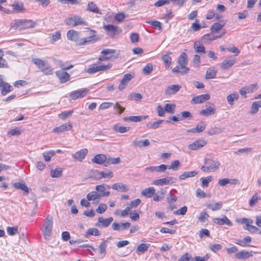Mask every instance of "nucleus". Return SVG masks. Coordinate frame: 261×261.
I'll return each mask as SVG.
<instances>
[{
    "instance_id": "nucleus-49",
    "label": "nucleus",
    "mask_w": 261,
    "mask_h": 261,
    "mask_svg": "<svg viewBox=\"0 0 261 261\" xmlns=\"http://www.w3.org/2000/svg\"><path fill=\"white\" fill-rule=\"evenodd\" d=\"M120 162V159L119 157L114 158H107L106 160V164L105 165V166H107L110 164H117Z\"/></svg>"
},
{
    "instance_id": "nucleus-34",
    "label": "nucleus",
    "mask_w": 261,
    "mask_h": 261,
    "mask_svg": "<svg viewBox=\"0 0 261 261\" xmlns=\"http://www.w3.org/2000/svg\"><path fill=\"white\" fill-rule=\"evenodd\" d=\"M112 188L121 192H125L128 191V188L121 183H115L112 186Z\"/></svg>"
},
{
    "instance_id": "nucleus-13",
    "label": "nucleus",
    "mask_w": 261,
    "mask_h": 261,
    "mask_svg": "<svg viewBox=\"0 0 261 261\" xmlns=\"http://www.w3.org/2000/svg\"><path fill=\"white\" fill-rule=\"evenodd\" d=\"M88 150L87 148L82 149L78 151H76L74 154L72 155L73 159L74 160L81 162L85 158V156L88 154Z\"/></svg>"
},
{
    "instance_id": "nucleus-16",
    "label": "nucleus",
    "mask_w": 261,
    "mask_h": 261,
    "mask_svg": "<svg viewBox=\"0 0 261 261\" xmlns=\"http://www.w3.org/2000/svg\"><path fill=\"white\" fill-rule=\"evenodd\" d=\"M210 98V95L208 94H201L200 95L194 96L191 100V103L194 104H198L202 103Z\"/></svg>"
},
{
    "instance_id": "nucleus-40",
    "label": "nucleus",
    "mask_w": 261,
    "mask_h": 261,
    "mask_svg": "<svg viewBox=\"0 0 261 261\" xmlns=\"http://www.w3.org/2000/svg\"><path fill=\"white\" fill-rule=\"evenodd\" d=\"M236 257L239 259L249 258L251 254L249 252L243 250L236 254Z\"/></svg>"
},
{
    "instance_id": "nucleus-24",
    "label": "nucleus",
    "mask_w": 261,
    "mask_h": 261,
    "mask_svg": "<svg viewBox=\"0 0 261 261\" xmlns=\"http://www.w3.org/2000/svg\"><path fill=\"white\" fill-rule=\"evenodd\" d=\"M72 126L70 123H64L62 125L55 127L53 129L54 133H60L65 131L69 130L71 129Z\"/></svg>"
},
{
    "instance_id": "nucleus-63",
    "label": "nucleus",
    "mask_w": 261,
    "mask_h": 261,
    "mask_svg": "<svg viewBox=\"0 0 261 261\" xmlns=\"http://www.w3.org/2000/svg\"><path fill=\"white\" fill-rule=\"evenodd\" d=\"M206 127V123L204 121H201L199 123H198L196 127H195L196 130H197V133H201L205 129Z\"/></svg>"
},
{
    "instance_id": "nucleus-59",
    "label": "nucleus",
    "mask_w": 261,
    "mask_h": 261,
    "mask_svg": "<svg viewBox=\"0 0 261 261\" xmlns=\"http://www.w3.org/2000/svg\"><path fill=\"white\" fill-rule=\"evenodd\" d=\"M213 180V178L211 176H207L206 177H202L200 178V180L202 182V186L203 187H207L208 184Z\"/></svg>"
},
{
    "instance_id": "nucleus-53",
    "label": "nucleus",
    "mask_w": 261,
    "mask_h": 261,
    "mask_svg": "<svg viewBox=\"0 0 261 261\" xmlns=\"http://www.w3.org/2000/svg\"><path fill=\"white\" fill-rule=\"evenodd\" d=\"M55 154V152L53 150L49 151H46L43 153V156L44 160L46 162H49L50 161L51 157Z\"/></svg>"
},
{
    "instance_id": "nucleus-50",
    "label": "nucleus",
    "mask_w": 261,
    "mask_h": 261,
    "mask_svg": "<svg viewBox=\"0 0 261 261\" xmlns=\"http://www.w3.org/2000/svg\"><path fill=\"white\" fill-rule=\"evenodd\" d=\"M146 22L147 23H148L152 25L154 28L158 29L159 31H162L163 30L162 23L159 21L149 20L146 21Z\"/></svg>"
},
{
    "instance_id": "nucleus-20",
    "label": "nucleus",
    "mask_w": 261,
    "mask_h": 261,
    "mask_svg": "<svg viewBox=\"0 0 261 261\" xmlns=\"http://www.w3.org/2000/svg\"><path fill=\"white\" fill-rule=\"evenodd\" d=\"M226 20H221L214 23L211 27V33H215L220 30L226 23Z\"/></svg>"
},
{
    "instance_id": "nucleus-11",
    "label": "nucleus",
    "mask_w": 261,
    "mask_h": 261,
    "mask_svg": "<svg viewBox=\"0 0 261 261\" xmlns=\"http://www.w3.org/2000/svg\"><path fill=\"white\" fill-rule=\"evenodd\" d=\"M206 144V141L202 139L196 140L188 145V149L191 150H196L204 147Z\"/></svg>"
},
{
    "instance_id": "nucleus-5",
    "label": "nucleus",
    "mask_w": 261,
    "mask_h": 261,
    "mask_svg": "<svg viewBox=\"0 0 261 261\" xmlns=\"http://www.w3.org/2000/svg\"><path fill=\"white\" fill-rule=\"evenodd\" d=\"M65 23L66 25L71 27H75L78 25H87L88 23L84 18L81 16L74 15L67 18L65 20Z\"/></svg>"
},
{
    "instance_id": "nucleus-56",
    "label": "nucleus",
    "mask_w": 261,
    "mask_h": 261,
    "mask_svg": "<svg viewBox=\"0 0 261 261\" xmlns=\"http://www.w3.org/2000/svg\"><path fill=\"white\" fill-rule=\"evenodd\" d=\"M172 71L174 73H180L181 74H185L188 72V71H189V68H185V69H181L180 66H176L173 68Z\"/></svg>"
},
{
    "instance_id": "nucleus-23",
    "label": "nucleus",
    "mask_w": 261,
    "mask_h": 261,
    "mask_svg": "<svg viewBox=\"0 0 261 261\" xmlns=\"http://www.w3.org/2000/svg\"><path fill=\"white\" fill-rule=\"evenodd\" d=\"M188 62V59L187 55L185 53H182L178 59V63L179 65L181 67V69H185V68H187L186 65H187Z\"/></svg>"
},
{
    "instance_id": "nucleus-30",
    "label": "nucleus",
    "mask_w": 261,
    "mask_h": 261,
    "mask_svg": "<svg viewBox=\"0 0 261 261\" xmlns=\"http://www.w3.org/2000/svg\"><path fill=\"white\" fill-rule=\"evenodd\" d=\"M211 33V34H207L203 35L202 37V39L206 42L213 41L218 38H220L224 35L225 32H223V33L219 36L215 35Z\"/></svg>"
},
{
    "instance_id": "nucleus-18",
    "label": "nucleus",
    "mask_w": 261,
    "mask_h": 261,
    "mask_svg": "<svg viewBox=\"0 0 261 261\" xmlns=\"http://www.w3.org/2000/svg\"><path fill=\"white\" fill-rule=\"evenodd\" d=\"M181 88V86L180 85H172L167 87L165 89V93L167 95H173L179 91Z\"/></svg>"
},
{
    "instance_id": "nucleus-17",
    "label": "nucleus",
    "mask_w": 261,
    "mask_h": 261,
    "mask_svg": "<svg viewBox=\"0 0 261 261\" xmlns=\"http://www.w3.org/2000/svg\"><path fill=\"white\" fill-rule=\"evenodd\" d=\"M236 62L234 58H226L221 63L220 67L223 70H227L232 66Z\"/></svg>"
},
{
    "instance_id": "nucleus-35",
    "label": "nucleus",
    "mask_w": 261,
    "mask_h": 261,
    "mask_svg": "<svg viewBox=\"0 0 261 261\" xmlns=\"http://www.w3.org/2000/svg\"><path fill=\"white\" fill-rule=\"evenodd\" d=\"M13 186L16 189H19L23 191L25 194H28L29 193V188L23 182H15L13 184Z\"/></svg>"
},
{
    "instance_id": "nucleus-54",
    "label": "nucleus",
    "mask_w": 261,
    "mask_h": 261,
    "mask_svg": "<svg viewBox=\"0 0 261 261\" xmlns=\"http://www.w3.org/2000/svg\"><path fill=\"white\" fill-rule=\"evenodd\" d=\"M180 165V163L178 160H175L171 163L170 165L168 166L167 168L169 169H172L173 171H177Z\"/></svg>"
},
{
    "instance_id": "nucleus-41",
    "label": "nucleus",
    "mask_w": 261,
    "mask_h": 261,
    "mask_svg": "<svg viewBox=\"0 0 261 261\" xmlns=\"http://www.w3.org/2000/svg\"><path fill=\"white\" fill-rule=\"evenodd\" d=\"M176 192V190H172L168 193L167 197V201L169 204H171L176 202L177 200V197L172 193V191Z\"/></svg>"
},
{
    "instance_id": "nucleus-21",
    "label": "nucleus",
    "mask_w": 261,
    "mask_h": 261,
    "mask_svg": "<svg viewBox=\"0 0 261 261\" xmlns=\"http://www.w3.org/2000/svg\"><path fill=\"white\" fill-rule=\"evenodd\" d=\"M130 226L129 222L118 223L114 222L112 224V228L114 230L121 231L128 228Z\"/></svg>"
},
{
    "instance_id": "nucleus-33",
    "label": "nucleus",
    "mask_w": 261,
    "mask_h": 261,
    "mask_svg": "<svg viewBox=\"0 0 261 261\" xmlns=\"http://www.w3.org/2000/svg\"><path fill=\"white\" fill-rule=\"evenodd\" d=\"M217 72V70L215 69L214 67L208 68L206 71L205 79L209 80L215 78Z\"/></svg>"
},
{
    "instance_id": "nucleus-55",
    "label": "nucleus",
    "mask_w": 261,
    "mask_h": 261,
    "mask_svg": "<svg viewBox=\"0 0 261 261\" xmlns=\"http://www.w3.org/2000/svg\"><path fill=\"white\" fill-rule=\"evenodd\" d=\"M7 231L9 235L14 236L18 233V228L17 226L10 227L7 228Z\"/></svg>"
},
{
    "instance_id": "nucleus-43",
    "label": "nucleus",
    "mask_w": 261,
    "mask_h": 261,
    "mask_svg": "<svg viewBox=\"0 0 261 261\" xmlns=\"http://www.w3.org/2000/svg\"><path fill=\"white\" fill-rule=\"evenodd\" d=\"M133 144L137 147H146L150 144V142L148 139H145L143 140L140 141H134L133 142Z\"/></svg>"
},
{
    "instance_id": "nucleus-3",
    "label": "nucleus",
    "mask_w": 261,
    "mask_h": 261,
    "mask_svg": "<svg viewBox=\"0 0 261 261\" xmlns=\"http://www.w3.org/2000/svg\"><path fill=\"white\" fill-rule=\"evenodd\" d=\"M32 61L44 74H53L54 69L47 61L36 58H32Z\"/></svg>"
},
{
    "instance_id": "nucleus-19",
    "label": "nucleus",
    "mask_w": 261,
    "mask_h": 261,
    "mask_svg": "<svg viewBox=\"0 0 261 261\" xmlns=\"http://www.w3.org/2000/svg\"><path fill=\"white\" fill-rule=\"evenodd\" d=\"M56 75L62 83H66L70 79V75L65 71H57L56 72Z\"/></svg>"
},
{
    "instance_id": "nucleus-51",
    "label": "nucleus",
    "mask_w": 261,
    "mask_h": 261,
    "mask_svg": "<svg viewBox=\"0 0 261 261\" xmlns=\"http://www.w3.org/2000/svg\"><path fill=\"white\" fill-rule=\"evenodd\" d=\"M50 36L51 38L50 42L51 43H53L61 38V34L60 31H57L54 33L51 34Z\"/></svg>"
},
{
    "instance_id": "nucleus-36",
    "label": "nucleus",
    "mask_w": 261,
    "mask_h": 261,
    "mask_svg": "<svg viewBox=\"0 0 261 261\" xmlns=\"http://www.w3.org/2000/svg\"><path fill=\"white\" fill-rule=\"evenodd\" d=\"M87 199L89 201L99 200L101 198L100 193H97L96 191H92L88 193L86 196Z\"/></svg>"
},
{
    "instance_id": "nucleus-10",
    "label": "nucleus",
    "mask_w": 261,
    "mask_h": 261,
    "mask_svg": "<svg viewBox=\"0 0 261 261\" xmlns=\"http://www.w3.org/2000/svg\"><path fill=\"white\" fill-rule=\"evenodd\" d=\"M89 90L87 89H81L71 92L69 96L73 99L75 100L77 98H81L85 96L88 93Z\"/></svg>"
},
{
    "instance_id": "nucleus-44",
    "label": "nucleus",
    "mask_w": 261,
    "mask_h": 261,
    "mask_svg": "<svg viewBox=\"0 0 261 261\" xmlns=\"http://www.w3.org/2000/svg\"><path fill=\"white\" fill-rule=\"evenodd\" d=\"M62 168H57L55 169H51L50 170V176L53 178L59 177L62 175Z\"/></svg>"
},
{
    "instance_id": "nucleus-27",
    "label": "nucleus",
    "mask_w": 261,
    "mask_h": 261,
    "mask_svg": "<svg viewBox=\"0 0 261 261\" xmlns=\"http://www.w3.org/2000/svg\"><path fill=\"white\" fill-rule=\"evenodd\" d=\"M148 117V115H141V116H132L129 117H125L123 118V120L127 121L132 122H140L142 120H145Z\"/></svg>"
},
{
    "instance_id": "nucleus-47",
    "label": "nucleus",
    "mask_w": 261,
    "mask_h": 261,
    "mask_svg": "<svg viewBox=\"0 0 261 261\" xmlns=\"http://www.w3.org/2000/svg\"><path fill=\"white\" fill-rule=\"evenodd\" d=\"M113 129L116 132L120 133H124L129 130V127L119 126L118 125H114Z\"/></svg>"
},
{
    "instance_id": "nucleus-2",
    "label": "nucleus",
    "mask_w": 261,
    "mask_h": 261,
    "mask_svg": "<svg viewBox=\"0 0 261 261\" xmlns=\"http://www.w3.org/2000/svg\"><path fill=\"white\" fill-rule=\"evenodd\" d=\"M37 25V22L31 19H16L11 23V27L19 30L33 28Z\"/></svg>"
},
{
    "instance_id": "nucleus-9",
    "label": "nucleus",
    "mask_w": 261,
    "mask_h": 261,
    "mask_svg": "<svg viewBox=\"0 0 261 261\" xmlns=\"http://www.w3.org/2000/svg\"><path fill=\"white\" fill-rule=\"evenodd\" d=\"M177 179L173 177H166L158 179L153 181V184L156 186L171 185L176 182Z\"/></svg>"
},
{
    "instance_id": "nucleus-32",
    "label": "nucleus",
    "mask_w": 261,
    "mask_h": 261,
    "mask_svg": "<svg viewBox=\"0 0 261 261\" xmlns=\"http://www.w3.org/2000/svg\"><path fill=\"white\" fill-rule=\"evenodd\" d=\"M13 10L16 13H22L25 11L23 4L18 1H15L12 5Z\"/></svg>"
},
{
    "instance_id": "nucleus-14",
    "label": "nucleus",
    "mask_w": 261,
    "mask_h": 261,
    "mask_svg": "<svg viewBox=\"0 0 261 261\" xmlns=\"http://www.w3.org/2000/svg\"><path fill=\"white\" fill-rule=\"evenodd\" d=\"M206 108L199 112L200 115L204 116L213 115L216 113V106L214 104H211L209 106L206 105Z\"/></svg>"
},
{
    "instance_id": "nucleus-29",
    "label": "nucleus",
    "mask_w": 261,
    "mask_h": 261,
    "mask_svg": "<svg viewBox=\"0 0 261 261\" xmlns=\"http://www.w3.org/2000/svg\"><path fill=\"white\" fill-rule=\"evenodd\" d=\"M155 194L154 187H150L142 191L141 195L146 198H151Z\"/></svg>"
},
{
    "instance_id": "nucleus-57",
    "label": "nucleus",
    "mask_w": 261,
    "mask_h": 261,
    "mask_svg": "<svg viewBox=\"0 0 261 261\" xmlns=\"http://www.w3.org/2000/svg\"><path fill=\"white\" fill-rule=\"evenodd\" d=\"M165 112L170 114H173L175 112V105L171 103H166L165 106Z\"/></svg>"
},
{
    "instance_id": "nucleus-61",
    "label": "nucleus",
    "mask_w": 261,
    "mask_h": 261,
    "mask_svg": "<svg viewBox=\"0 0 261 261\" xmlns=\"http://www.w3.org/2000/svg\"><path fill=\"white\" fill-rule=\"evenodd\" d=\"M57 64L59 67H60L64 70H69L73 67L72 65L66 66L64 62L60 60L57 61Z\"/></svg>"
},
{
    "instance_id": "nucleus-4",
    "label": "nucleus",
    "mask_w": 261,
    "mask_h": 261,
    "mask_svg": "<svg viewBox=\"0 0 261 261\" xmlns=\"http://www.w3.org/2000/svg\"><path fill=\"white\" fill-rule=\"evenodd\" d=\"M204 163L206 166H202L201 170L205 172H214L219 168L220 165L219 161L210 158L205 159Z\"/></svg>"
},
{
    "instance_id": "nucleus-1",
    "label": "nucleus",
    "mask_w": 261,
    "mask_h": 261,
    "mask_svg": "<svg viewBox=\"0 0 261 261\" xmlns=\"http://www.w3.org/2000/svg\"><path fill=\"white\" fill-rule=\"evenodd\" d=\"M81 36V32L74 30H70L67 32V39L74 42L78 46L86 45L90 43L95 42L96 40L94 34L85 38H82Z\"/></svg>"
},
{
    "instance_id": "nucleus-31",
    "label": "nucleus",
    "mask_w": 261,
    "mask_h": 261,
    "mask_svg": "<svg viewBox=\"0 0 261 261\" xmlns=\"http://www.w3.org/2000/svg\"><path fill=\"white\" fill-rule=\"evenodd\" d=\"M150 244L142 243L140 244L136 250V254L138 255H141L146 252L148 248L150 247Z\"/></svg>"
},
{
    "instance_id": "nucleus-58",
    "label": "nucleus",
    "mask_w": 261,
    "mask_h": 261,
    "mask_svg": "<svg viewBox=\"0 0 261 261\" xmlns=\"http://www.w3.org/2000/svg\"><path fill=\"white\" fill-rule=\"evenodd\" d=\"M248 93H253L258 89L257 84H252L244 87Z\"/></svg>"
},
{
    "instance_id": "nucleus-12",
    "label": "nucleus",
    "mask_w": 261,
    "mask_h": 261,
    "mask_svg": "<svg viewBox=\"0 0 261 261\" xmlns=\"http://www.w3.org/2000/svg\"><path fill=\"white\" fill-rule=\"evenodd\" d=\"M213 222L219 225H226L227 226H231L232 225V223L227 218V217L224 215L221 218H215L213 219Z\"/></svg>"
},
{
    "instance_id": "nucleus-48",
    "label": "nucleus",
    "mask_w": 261,
    "mask_h": 261,
    "mask_svg": "<svg viewBox=\"0 0 261 261\" xmlns=\"http://www.w3.org/2000/svg\"><path fill=\"white\" fill-rule=\"evenodd\" d=\"M222 206V203L221 202H218L214 204H208L207 207L213 211H217L221 208Z\"/></svg>"
},
{
    "instance_id": "nucleus-38",
    "label": "nucleus",
    "mask_w": 261,
    "mask_h": 261,
    "mask_svg": "<svg viewBox=\"0 0 261 261\" xmlns=\"http://www.w3.org/2000/svg\"><path fill=\"white\" fill-rule=\"evenodd\" d=\"M197 174V172L195 171H185L179 176V179L180 180H184L189 177H192L196 176Z\"/></svg>"
},
{
    "instance_id": "nucleus-39",
    "label": "nucleus",
    "mask_w": 261,
    "mask_h": 261,
    "mask_svg": "<svg viewBox=\"0 0 261 261\" xmlns=\"http://www.w3.org/2000/svg\"><path fill=\"white\" fill-rule=\"evenodd\" d=\"M96 191L99 193H101V197L102 196H108L110 195V192L109 191H105V185L102 184L101 185L96 186L95 187Z\"/></svg>"
},
{
    "instance_id": "nucleus-37",
    "label": "nucleus",
    "mask_w": 261,
    "mask_h": 261,
    "mask_svg": "<svg viewBox=\"0 0 261 261\" xmlns=\"http://www.w3.org/2000/svg\"><path fill=\"white\" fill-rule=\"evenodd\" d=\"M193 47L197 53H205V47L200 42H195L194 44Z\"/></svg>"
},
{
    "instance_id": "nucleus-60",
    "label": "nucleus",
    "mask_w": 261,
    "mask_h": 261,
    "mask_svg": "<svg viewBox=\"0 0 261 261\" xmlns=\"http://www.w3.org/2000/svg\"><path fill=\"white\" fill-rule=\"evenodd\" d=\"M153 70V66L151 63H148L143 69V73L146 75L150 74Z\"/></svg>"
},
{
    "instance_id": "nucleus-45",
    "label": "nucleus",
    "mask_w": 261,
    "mask_h": 261,
    "mask_svg": "<svg viewBox=\"0 0 261 261\" xmlns=\"http://www.w3.org/2000/svg\"><path fill=\"white\" fill-rule=\"evenodd\" d=\"M113 217H109L107 219H103L102 217L98 218V222L102 224L104 227H108L113 221Z\"/></svg>"
},
{
    "instance_id": "nucleus-22",
    "label": "nucleus",
    "mask_w": 261,
    "mask_h": 261,
    "mask_svg": "<svg viewBox=\"0 0 261 261\" xmlns=\"http://www.w3.org/2000/svg\"><path fill=\"white\" fill-rule=\"evenodd\" d=\"M167 168L168 166L164 164H162L160 166L146 167L145 170L150 172H163L167 169Z\"/></svg>"
},
{
    "instance_id": "nucleus-6",
    "label": "nucleus",
    "mask_w": 261,
    "mask_h": 261,
    "mask_svg": "<svg viewBox=\"0 0 261 261\" xmlns=\"http://www.w3.org/2000/svg\"><path fill=\"white\" fill-rule=\"evenodd\" d=\"M53 224V219L51 216L48 215L43 225L42 233L45 240H49L51 234Z\"/></svg>"
},
{
    "instance_id": "nucleus-62",
    "label": "nucleus",
    "mask_w": 261,
    "mask_h": 261,
    "mask_svg": "<svg viewBox=\"0 0 261 261\" xmlns=\"http://www.w3.org/2000/svg\"><path fill=\"white\" fill-rule=\"evenodd\" d=\"M208 217L209 215L207 212L206 211H202L200 213L198 219L200 222L203 223Z\"/></svg>"
},
{
    "instance_id": "nucleus-25",
    "label": "nucleus",
    "mask_w": 261,
    "mask_h": 261,
    "mask_svg": "<svg viewBox=\"0 0 261 261\" xmlns=\"http://www.w3.org/2000/svg\"><path fill=\"white\" fill-rule=\"evenodd\" d=\"M112 237L108 238L106 240L101 242L98 247L99 253L100 254L105 256L106 254V249L109 241L112 240Z\"/></svg>"
},
{
    "instance_id": "nucleus-8",
    "label": "nucleus",
    "mask_w": 261,
    "mask_h": 261,
    "mask_svg": "<svg viewBox=\"0 0 261 261\" xmlns=\"http://www.w3.org/2000/svg\"><path fill=\"white\" fill-rule=\"evenodd\" d=\"M103 28L110 37H114L122 32V30L119 27L113 24L105 25Z\"/></svg>"
},
{
    "instance_id": "nucleus-7",
    "label": "nucleus",
    "mask_w": 261,
    "mask_h": 261,
    "mask_svg": "<svg viewBox=\"0 0 261 261\" xmlns=\"http://www.w3.org/2000/svg\"><path fill=\"white\" fill-rule=\"evenodd\" d=\"M112 67V65L109 64L106 65L93 64L87 69L86 72L89 74H94L99 71H106Z\"/></svg>"
},
{
    "instance_id": "nucleus-64",
    "label": "nucleus",
    "mask_w": 261,
    "mask_h": 261,
    "mask_svg": "<svg viewBox=\"0 0 261 261\" xmlns=\"http://www.w3.org/2000/svg\"><path fill=\"white\" fill-rule=\"evenodd\" d=\"M171 54V53H170L169 54H166L162 57L164 63L168 66V67H169L171 64V58L170 56Z\"/></svg>"
},
{
    "instance_id": "nucleus-26",
    "label": "nucleus",
    "mask_w": 261,
    "mask_h": 261,
    "mask_svg": "<svg viewBox=\"0 0 261 261\" xmlns=\"http://www.w3.org/2000/svg\"><path fill=\"white\" fill-rule=\"evenodd\" d=\"M86 10L89 12L101 14L100 10L93 2H89L88 3Z\"/></svg>"
},
{
    "instance_id": "nucleus-52",
    "label": "nucleus",
    "mask_w": 261,
    "mask_h": 261,
    "mask_svg": "<svg viewBox=\"0 0 261 261\" xmlns=\"http://www.w3.org/2000/svg\"><path fill=\"white\" fill-rule=\"evenodd\" d=\"M222 131H223L222 129L220 127H212V128H210L207 130V134L210 136H212L214 135L220 134V133H222Z\"/></svg>"
},
{
    "instance_id": "nucleus-46",
    "label": "nucleus",
    "mask_w": 261,
    "mask_h": 261,
    "mask_svg": "<svg viewBox=\"0 0 261 261\" xmlns=\"http://www.w3.org/2000/svg\"><path fill=\"white\" fill-rule=\"evenodd\" d=\"M163 120H159L155 122H149L146 124V126L149 128L156 129L159 127L160 125L163 122Z\"/></svg>"
},
{
    "instance_id": "nucleus-42",
    "label": "nucleus",
    "mask_w": 261,
    "mask_h": 261,
    "mask_svg": "<svg viewBox=\"0 0 261 261\" xmlns=\"http://www.w3.org/2000/svg\"><path fill=\"white\" fill-rule=\"evenodd\" d=\"M239 94L238 93H233L228 95L227 96V100L228 104L230 106L233 105V101L237 100L239 98Z\"/></svg>"
},
{
    "instance_id": "nucleus-15",
    "label": "nucleus",
    "mask_w": 261,
    "mask_h": 261,
    "mask_svg": "<svg viewBox=\"0 0 261 261\" xmlns=\"http://www.w3.org/2000/svg\"><path fill=\"white\" fill-rule=\"evenodd\" d=\"M133 76L130 73L125 74L122 79L120 81V83L118 86V89L119 91H122L127 85L128 82L132 80Z\"/></svg>"
},
{
    "instance_id": "nucleus-28",
    "label": "nucleus",
    "mask_w": 261,
    "mask_h": 261,
    "mask_svg": "<svg viewBox=\"0 0 261 261\" xmlns=\"http://www.w3.org/2000/svg\"><path fill=\"white\" fill-rule=\"evenodd\" d=\"M107 157L105 155L99 154L95 155L92 159V162L97 164H106Z\"/></svg>"
}]
</instances>
